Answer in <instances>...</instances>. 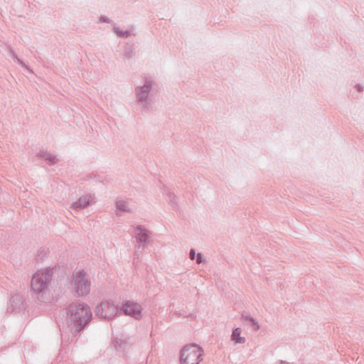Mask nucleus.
<instances>
[{
    "label": "nucleus",
    "instance_id": "obj_12",
    "mask_svg": "<svg viewBox=\"0 0 364 364\" xmlns=\"http://www.w3.org/2000/svg\"><path fill=\"white\" fill-rule=\"evenodd\" d=\"M9 53L14 58V60H16L18 58L14 50H12L11 48H9Z\"/></svg>",
    "mask_w": 364,
    "mask_h": 364
},
{
    "label": "nucleus",
    "instance_id": "obj_10",
    "mask_svg": "<svg viewBox=\"0 0 364 364\" xmlns=\"http://www.w3.org/2000/svg\"><path fill=\"white\" fill-rule=\"evenodd\" d=\"M241 330L240 328H236L233 331L232 334V340L234 341L236 343H242L245 342V338L240 336Z\"/></svg>",
    "mask_w": 364,
    "mask_h": 364
},
{
    "label": "nucleus",
    "instance_id": "obj_5",
    "mask_svg": "<svg viewBox=\"0 0 364 364\" xmlns=\"http://www.w3.org/2000/svg\"><path fill=\"white\" fill-rule=\"evenodd\" d=\"M96 314L102 318L112 319L114 317V302L112 300L102 301L96 308Z\"/></svg>",
    "mask_w": 364,
    "mask_h": 364
},
{
    "label": "nucleus",
    "instance_id": "obj_1",
    "mask_svg": "<svg viewBox=\"0 0 364 364\" xmlns=\"http://www.w3.org/2000/svg\"><path fill=\"white\" fill-rule=\"evenodd\" d=\"M92 318L90 307L80 302L72 303L67 308V321L73 333L82 331Z\"/></svg>",
    "mask_w": 364,
    "mask_h": 364
},
{
    "label": "nucleus",
    "instance_id": "obj_13",
    "mask_svg": "<svg viewBox=\"0 0 364 364\" xmlns=\"http://www.w3.org/2000/svg\"><path fill=\"white\" fill-rule=\"evenodd\" d=\"M99 22L100 23H109V20L107 17L105 16H101L99 19Z\"/></svg>",
    "mask_w": 364,
    "mask_h": 364
},
{
    "label": "nucleus",
    "instance_id": "obj_14",
    "mask_svg": "<svg viewBox=\"0 0 364 364\" xmlns=\"http://www.w3.org/2000/svg\"><path fill=\"white\" fill-rule=\"evenodd\" d=\"M15 60H16L17 63L23 67H26V64L20 58H18V57Z\"/></svg>",
    "mask_w": 364,
    "mask_h": 364
},
{
    "label": "nucleus",
    "instance_id": "obj_6",
    "mask_svg": "<svg viewBox=\"0 0 364 364\" xmlns=\"http://www.w3.org/2000/svg\"><path fill=\"white\" fill-rule=\"evenodd\" d=\"M122 309L127 315L139 318L141 316V307L139 304L132 301L125 303Z\"/></svg>",
    "mask_w": 364,
    "mask_h": 364
},
{
    "label": "nucleus",
    "instance_id": "obj_9",
    "mask_svg": "<svg viewBox=\"0 0 364 364\" xmlns=\"http://www.w3.org/2000/svg\"><path fill=\"white\" fill-rule=\"evenodd\" d=\"M135 234L136 238L139 242H144L149 238L148 231L139 227L136 228Z\"/></svg>",
    "mask_w": 364,
    "mask_h": 364
},
{
    "label": "nucleus",
    "instance_id": "obj_4",
    "mask_svg": "<svg viewBox=\"0 0 364 364\" xmlns=\"http://www.w3.org/2000/svg\"><path fill=\"white\" fill-rule=\"evenodd\" d=\"M71 285L79 296L87 295L90 291L91 283L84 270L73 272Z\"/></svg>",
    "mask_w": 364,
    "mask_h": 364
},
{
    "label": "nucleus",
    "instance_id": "obj_8",
    "mask_svg": "<svg viewBox=\"0 0 364 364\" xmlns=\"http://www.w3.org/2000/svg\"><path fill=\"white\" fill-rule=\"evenodd\" d=\"M37 156L38 158L43 159L48 165H54L58 161V159L55 155L46 150H41L37 154Z\"/></svg>",
    "mask_w": 364,
    "mask_h": 364
},
{
    "label": "nucleus",
    "instance_id": "obj_18",
    "mask_svg": "<svg viewBox=\"0 0 364 364\" xmlns=\"http://www.w3.org/2000/svg\"><path fill=\"white\" fill-rule=\"evenodd\" d=\"M42 252H44V254H46V252H45V250H43Z\"/></svg>",
    "mask_w": 364,
    "mask_h": 364
},
{
    "label": "nucleus",
    "instance_id": "obj_17",
    "mask_svg": "<svg viewBox=\"0 0 364 364\" xmlns=\"http://www.w3.org/2000/svg\"><path fill=\"white\" fill-rule=\"evenodd\" d=\"M42 252H44V254H46V252H45V250H43Z\"/></svg>",
    "mask_w": 364,
    "mask_h": 364
},
{
    "label": "nucleus",
    "instance_id": "obj_7",
    "mask_svg": "<svg viewBox=\"0 0 364 364\" xmlns=\"http://www.w3.org/2000/svg\"><path fill=\"white\" fill-rule=\"evenodd\" d=\"M91 200H92L91 196H90V195L82 196L78 199V200H77L76 202H75L72 204V205L70 206V208L75 210H81L82 208L87 207L90 205Z\"/></svg>",
    "mask_w": 364,
    "mask_h": 364
},
{
    "label": "nucleus",
    "instance_id": "obj_16",
    "mask_svg": "<svg viewBox=\"0 0 364 364\" xmlns=\"http://www.w3.org/2000/svg\"><path fill=\"white\" fill-rule=\"evenodd\" d=\"M194 257H195V252L193 250H191V252H190V257L191 259H193Z\"/></svg>",
    "mask_w": 364,
    "mask_h": 364
},
{
    "label": "nucleus",
    "instance_id": "obj_11",
    "mask_svg": "<svg viewBox=\"0 0 364 364\" xmlns=\"http://www.w3.org/2000/svg\"><path fill=\"white\" fill-rule=\"evenodd\" d=\"M10 303L12 306L15 304L16 308L20 309L21 305H22L21 298L19 295L16 294L10 299Z\"/></svg>",
    "mask_w": 364,
    "mask_h": 364
},
{
    "label": "nucleus",
    "instance_id": "obj_3",
    "mask_svg": "<svg viewBox=\"0 0 364 364\" xmlns=\"http://www.w3.org/2000/svg\"><path fill=\"white\" fill-rule=\"evenodd\" d=\"M203 355V350L199 346L186 345L181 350L180 361L181 364H200Z\"/></svg>",
    "mask_w": 364,
    "mask_h": 364
},
{
    "label": "nucleus",
    "instance_id": "obj_15",
    "mask_svg": "<svg viewBox=\"0 0 364 364\" xmlns=\"http://www.w3.org/2000/svg\"><path fill=\"white\" fill-rule=\"evenodd\" d=\"M202 257H201V255L200 254H198V256H197V263L198 264H200L201 262H202Z\"/></svg>",
    "mask_w": 364,
    "mask_h": 364
},
{
    "label": "nucleus",
    "instance_id": "obj_2",
    "mask_svg": "<svg viewBox=\"0 0 364 364\" xmlns=\"http://www.w3.org/2000/svg\"><path fill=\"white\" fill-rule=\"evenodd\" d=\"M53 277V269L47 267L37 271L32 277L31 288L33 294L41 302H46L50 297V287Z\"/></svg>",
    "mask_w": 364,
    "mask_h": 364
}]
</instances>
